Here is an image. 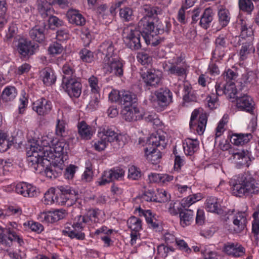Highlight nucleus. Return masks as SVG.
Here are the masks:
<instances>
[{"mask_svg":"<svg viewBox=\"0 0 259 259\" xmlns=\"http://www.w3.org/2000/svg\"><path fill=\"white\" fill-rule=\"evenodd\" d=\"M232 194L237 197H242L259 192V183L249 172L239 174L231 188Z\"/></svg>","mask_w":259,"mask_h":259,"instance_id":"f257e3e1","label":"nucleus"},{"mask_svg":"<svg viewBox=\"0 0 259 259\" xmlns=\"http://www.w3.org/2000/svg\"><path fill=\"white\" fill-rule=\"evenodd\" d=\"M167 140L164 135L156 133L151 134L146 143V147L144 148L145 156L146 159L152 164L158 163L161 158L160 150L164 149L166 145Z\"/></svg>","mask_w":259,"mask_h":259,"instance_id":"f03ea898","label":"nucleus"},{"mask_svg":"<svg viewBox=\"0 0 259 259\" xmlns=\"http://www.w3.org/2000/svg\"><path fill=\"white\" fill-rule=\"evenodd\" d=\"M56 203L60 205L71 206L78 197V191L68 186H60L55 188Z\"/></svg>","mask_w":259,"mask_h":259,"instance_id":"7ed1b4c3","label":"nucleus"},{"mask_svg":"<svg viewBox=\"0 0 259 259\" xmlns=\"http://www.w3.org/2000/svg\"><path fill=\"white\" fill-rule=\"evenodd\" d=\"M140 32L137 28L132 25L124 27L122 36L126 46L132 51H137L142 47Z\"/></svg>","mask_w":259,"mask_h":259,"instance_id":"20e7f679","label":"nucleus"},{"mask_svg":"<svg viewBox=\"0 0 259 259\" xmlns=\"http://www.w3.org/2000/svg\"><path fill=\"white\" fill-rule=\"evenodd\" d=\"M38 48V44L23 37L19 38L16 45V51L20 58L23 59H29L35 54Z\"/></svg>","mask_w":259,"mask_h":259,"instance_id":"39448f33","label":"nucleus"},{"mask_svg":"<svg viewBox=\"0 0 259 259\" xmlns=\"http://www.w3.org/2000/svg\"><path fill=\"white\" fill-rule=\"evenodd\" d=\"M13 241L17 242L20 246L24 244L22 237L13 229L0 227V243L3 245L10 247Z\"/></svg>","mask_w":259,"mask_h":259,"instance_id":"423d86ee","label":"nucleus"},{"mask_svg":"<svg viewBox=\"0 0 259 259\" xmlns=\"http://www.w3.org/2000/svg\"><path fill=\"white\" fill-rule=\"evenodd\" d=\"M170 66L166 70L169 75H176L179 77H186L189 68V66L182 57H177L170 62Z\"/></svg>","mask_w":259,"mask_h":259,"instance_id":"0eeeda50","label":"nucleus"},{"mask_svg":"<svg viewBox=\"0 0 259 259\" xmlns=\"http://www.w3.org/2000/svg\"><path fill=\"white\" fill-rule=\"evenodd\" d=\"M156 96L155 108L158 111L164 110L172 102V93L167 88H161L154 93Z\"/></svg>","mask_w":259,"mask_h":259,"instance_id":"6e6552de","label":"nucleus"},{"mask_svg":"<svg viewBox=\"0 0 259 259\" xmlns=\"http://www.w3.org/2000/svg\"><path fill=\"white\" fill-rule=\"evenodd\" d=\"M155 26L153 19L143 17L138 23V30L144 38L145 42L149 45L150 44L151 38L154 35Z\"/></svg>","mask_w":259,"mask_h":259,"instance_id":"1a4fd4ad","label":"nucleus"},{"mask_svg":"<svg viewBox=\"0 0 259 259\" xmlns=\"http://www.w3.org/2000/svg\"><path fill=\"white\" fill-rule=\"evenodd\" d=\"M42 150L43 147L36 143H33L29 146V149L27 150L28 164L30 167L33 169L34 171L40 164L43 153Z\"/></svg>","mask_w":259,"mask_h":259,"instance_id":"9d476101","label":"nucleus"},{"mask_svg":"<svg viewBox=\"0 0 259 259\" xmlns=\"http://www.w3.org/2000/svg\"><path fill=\"white\" fill-rule=\"evenodd\" d=\"M163 74L158 69H148L141 74V77L147 87L156 88L161 83Z\"/></svg>","mask_w":259,"mask_h":259,"instance_id":"9b49d317","label":"nucleus"},{"mask_svg":"<svg viewBox=\"0 0 259 259\" xmlns=\"http://www.w3.org/2000/svg\"><path fill=\"white\" fill-rule=\"evenodd\" d=\"M98 133V136H102L108 143L116 142L119 147H123L126 142V138L124 135H118L112 127L105 126Z\"/></svg>","mask_w":259,"mask_h":259,"instance_id":"f8f14e48","label":"nucleus"},{"mask_svg":"<svg viewBox=\"0 0 259 259\" xmlns=\"http://www.w3.org/2000/svg\"><path fill=\"white\" fill-rule=\"evenodd\" d=\"M216 94L218 96L225 95L226 98L234 102L237 97V89L235 83L217 82L215 85Z\"/></svg>","mask_w":259,"mask_h":259,"instance_id":"ddd939ff","label":"nucleus"},{"mask_svg":"<svg viewBox=\"0 0 259 259\" xmlns=\"http://www.w3.org/2000/svg\"><path fill=\"white\" fill-rule=\"evenodd\" d=\"M199 114V111L197 109L192 112L189 126L191 130H196L197 133L201 135L205 129L207 119L205 114H201L198 117Z\"/></svg>","mask_w":259,"mask_h":259,"instance_id":"4468645a","label":"nucleus"},{"mask_svg":"<svg viewBox=\"0 0 259 259\" xmlns=\"http://www.w3.org/2000/svg\"><path fill=\"white\" fill-rule=\"evenodd\" d=\"M63 90L71 97L78 98L81 93L82 85L79 78L72 79L61 84Z\"/></svg>","mask_w":259,"mask_h":259,"instance_id":"2eb2a0df","label":"nucleus"},{"mask_svg":"<svg viewBox=\"0 0 259 259\" xmlns=\"http://www.w3.org/2000/svg\"><path fill=\"white\" fill-rule=\"evenodd\" d=\"M237 108L242 111H245L250 114L253 115L255 108V104L250 96L244 94L241 97H237L235 99Z\"/></svg>","mask_w":259,"mask_h":259,"instance_id":"dca6fc26","label":"nucleus"},{"mask_svg":"<svg viewBox=\"0 0 259 259\" xmlns=\"http://www.w3.org/2000/svg\"><path fill=\"white\" fill-rule=\"evenodd\" d=\"M116 45L111 40H108L104 41L100 45L98 51L104 56L103 63L109 61L112 59H114L117 57V51L115 48Z\"/></svg>","mask_w":259,"mask_h":259,"instance_id":"f3484780","label":"nucleus"},{"mask_svg":"<svg viewBox=\"0 0 259 259\" xmlns=\"http://www.w3.org/2000/svg\"><path fill=\"white\" fill-rule=\"evenodd\" d=\"M104 64V68L106 69V72L113 73L115 76L119 77L123 76V60L120 58L116 57Z\"/></svg>","mask_w":259,"mask_h":259,"instance_id":"a211bd4d","label":"nucleus"},{"mask_svg":"<svg viewBox=\"0 0 259 259\" xmlns=\"http://www.w3.org/2000/svg\"><path fill=\"white\" fill-rule=\"evenodd\" d=\"M223 251L230 256L238 258L245 254V249L237 242H229L224 244Z\"/></svg>","mask_w":259,"mask_h":259,"instance_id":"6ab92c4d","label":"nucleus"},{"mask_svg":"<svg viewBox=\"0 0 259 259\" xmlns=\"http://www.w3.org/2000/svg\"><path fill=\"white\" fill-rule=\"evenodd\" d=\"M17 193L24 197H33L36 196L39 193L38 189L35 186L26 182H21L15 187Z\"/></svg>","mask_w":259,"mask_h":259,"instance_id":"aec40b11","label":"nucleus"},{"mask_svg":"<svg viewBox=\"0 0 259 259\" xmlns=\"http://www.w3.org/2000/svg\"><path fill=\"white\" fill-rule=\"evenodd\" d=\"M65 211L63 209H56L54 211L42 212L39 214L41 221L46 223H54L63 219Z\"/></svg>","mask_w":259,"mask_h":259,"instance_id":"412c9836","label":"nucleus"},{"mask_svg":"<svg viewBox=\"0 0 259 259\" xmlns=\"http://www.w3.org/2000/svg\"><path fill=\"white\" fill-rule=\"evenodd\" d=\"M243 42L241 44V48L239 52L240 60H246L251 53L255 52V48L253 44V36L247 37L242 39Z\"/></svg>","mask_w":259,"mask_h":259,"instance_id":"4be33fe9","label":"nucleus"},{"mask_svg":"<svg viewBox=\"0 0 259 259\" xmlns=\"http://www.w3.org/2000/svg\"><path fill=\"white\" fill-rule=\"evenodd\" d=\"M52 103L49 100L41 98L33 102L32 109L39 115L44 116L52 110Z\"/></svg>","mask_w":259,"mask_h":259,"instance_id":"5701e85b","label":"nucleus"},{"mask_svg":"<svg viewBox=\"0 0 259 259\" xmlns=\"http://www.w3.org/2000/svg\"><path fill=\"white\" fill-rule=\"evenodd\" d=\"M251 154L248 150H242L233 153V159L238 161L236 162L235 167L237 168H241L245 166L248 167L251 164Z\"/></svg>","mask_w":259,"mask_h":259,"instance_id":"b1692460","label":"nucleus"},{"mask_svg":"<svg viewBox=\"0 0 259 259\" xmlns=\"http://www.w3.org/2000/svg\"><path fill=\"white\" fill-rule=\"evenodd\" d=\"M82 230L77 228L71 224H66L64 229L62 230V234L68 236L71 239H76L79 240H83L85 239V234Z\"/></svg>","mask_w":259,"mask_h":259,"instance_id":"393cba45","label":"nucleus"},{"mask_svg":"<svg viewBox=\"0 0 259 259\" xmlns=\"http://www.w3.org/2000/svg\"><path fill=\"white\" fill-rule=\"evenodd\" d=\"M136 210L139 211L140 216L145 217L149 227L156 231H160L161 229L160 223L156 220L155 215L153 214L151 210H144L140 207L136 208Z\"/></svg>","mask_w":259,"mask_h":259,"instance_id":"a878e982","label":"nucleus"},{"mask_svg":"<svg viewBox=\"0 0 259 259\" xmlns=\"http://www.w3.org/2000/svg\"><path fill=\"white\" fill-rule=\"evenodd\" d=\"M228 138L232 144L236 146H242L248 143L252 139V136L250 133H236L230 132Z\"/></svg>","mask_w":259,"mask_h":259,"instance_id":"bb28decb","label":"nucleus"},{"mask_svg":"<svg viewBox=\"0 0 259 259\" xmlns=\"http://www.w3.org/2000/svg\"><path fill=\"white\" fill-rule=\"evenodd\" d=\"M39 77L44 84L50 87L55 83L57 76L54 70L50 67H46L39 72Z\"/></svg>","mask_w":259,"mask_h":259,"instance_id":"cd10ccee","label":"nucleus"},{"mask_svg":"<svg viewBox=\"0 0 259 259\" xmlns=\"http://www.w3.org/2000/svg\"><path fill=\"white\" fill-rule=\"evenodd\" d=\"M236 27L240 31V36L241 39L253 36V29L251 26H248L246 19L242 18L238 19L236 21Z\"/></svg>","mask_w":259,"mask_h":259,"instance_id":"c85d7f7f","label":"nucleus"},{"mask_svg":"<svg viewBox=\"0 0 259 259\" xmlns=\"http://www.w3.org/2000/svg\"><path fill=\"white\" fill-rule=\"evenodd\" d=\"M46 25H36L29 32L30 37L39 43L43 42L46 39Z\"/></svg>","mask_w":259,"mask_h":259,"instance_id":"c756f323","label":"nucleus"},{"mask_svg":"<svg viewBox=\"0 0 259 259\" xmlns=\"http://www.w3.org/2000/svg\"><path fill=\"white\" fill-rule=\"evenodd\" d=\"M66 17L70 23L76 26H82L86 22L85 18L78 10L73 9L68 10Z\"/></svg>","mask_w":259,"mask_h":259,"instance_id":"7c9ffc66","label":"nucleus"},{"mask_svg":"<svg viewBox=\"0 0 259 259\" xmlns=\"http://www.w3.org/2000/svg\"><path fill=\"white\" fill-rule=\"evenodd\" d=\"M214 13L210 8H207L201 14V19L198 23V26L206 30L210 26L213 21Z\"/></svg>","mask_w":259,"mask_h":259,"instance_id":"2f4dec72","label":"nucleus"},{"mask_svg":"<svg viewBox=\"0 0 259 259\" xmlns=\"http://www.w3.org/2000/svg\"><path fill=\"white\" fill-rule=\"evenodd\" d=\"M121 114L122 118L127 121L137 120L141 117L139 109L135 106L124 107Z\"/></svg>","mask_w":259,"mask_h":259,"instance_id":"473e14b6","label":"nucleus"},{"mask_svg":"<svg viewBox=\"0 0 259 259\" xmlns=\"http://www.w3.org/2000/svg\"><path fill=\"white\" fill-rule=\"evenodd\" d=\"M215 48L214 51L215 54H218L219 57H223L225 55L224 50L228 46L227 35L222 34L219 35L215 40Z\"/></svg>","mask_w":259,"mask_h":259,"instance_id":"72a5a7b5","label":"nucleus"},{"mask_svg":"<svg viewBox=\"0 0 259 259\" xmlns=\"http://www.w3.org/2000/svg\"><path fill=\"white\" fill-rule=\"evenodd\" d=\"M62 82L77 78L75 74L74 65L71 62H66L61 68Z\"/></svg>","mask_w":259,"mask_h":259,"instance_id":"f704fd0d","label":"nucleus"},{"mask_svg":"<svg viewBox=\"0 0 259 259\" xmlns=\"http://www.w3.org/2000/svg\"><path fill=\"white\" fill-rule=\"evenodd\" d=\"M120 97L119 104L123 105L124 107L133 106L137 102L136 95L129 91H120Z\"/></svg>","mask_w":259,"mask_h":259,"instance_id":"c9c22d12","label":"nucleus"},{"mask_svg":"<svg viewBox=\"0 0 259 259\" xmlns=\"http://www.w3.org/2000/svg\"><path fill=\"white\" fill-rule=\"evenodd\" d=\"M38 168L34 171L38 174L44 172L48 178L50 179L55 178L57 177V172L54 170L51 165V162L45 160L42 162V165L37 166Z\"/></svg>","mask_w":259,"mask_h":259,"instance_id":"e433bc0d","label":"nucleus"},{"mask_svg":"<svg viewBox=\"0 0 259 259\" xmlns=\"http://www.w3.org/2000/svg\"><path fill=\"white\" fill-rule=\"evenodd\" d=\"M247 223L246 214L245 212L239 211L234 216L233 222V224L236 227L234 231L236 233H239L243 231L246 227Z\"/></svg>","mask_w":259,"mask_h":259,"instance_id":"4c0bfd02","label":"nucleus"},{"mask_svg":"<svg viewBox=\"0 0 259 259\" xmlns=\"http://www.w3.org/2000/svg\"><path fill=\"white\" fill-rule=\"evenodd\" d=\"M199 142L197 140L186 139L183 142V147L186 155H192L199 148Z\"/></svg>","mask_w":259,"mask_h":259,"instance_id":"58836bf2","label":"nucleus"},{"mask_svg":"<svg viewBox=\"0 0 259 259\" xmlns=\"http://www.w3.org/2000/svg\"><path fill=\"white\" fill-rule=\"evenodd\" d=\"M205 207L208 211L217 214L223 213V210L220 208L218 199L215 197H208L206 200Z\"/></svg>","mask_w":259,"mask_h":259,"instance_id":"ea45409f","label":"nucleus"},{"mask_svg":"<svg viewBox=\"0 0 259 259\" xmlns=\"http://www.w3.org/2000/svg\"><path fill=\"white\" fill-rule=\"evenodd\" d=\"M17 94V90L15 87L7 86L1 94L3 102L8 103L13 101L16 98Z\"/></svg>","mask_w":259,"mask_h":259,"instance_id":"a19ab883","label":"nucleus"},{"mask_svg":"<svg viewBox=\"0 0 259 259\" xmlns=\"http://www.w3.org/2000/svg\"><path fill=\"white\" fill-rule=\"evenodd\" d=\"M194 212L189 209L184 208L179 214L180 224L183 227L190 225L194 219Z\"/></svg>","mask_w":259,"mask_h":259,"instance_id":"79ce46f5","label":"nucleus"},{"mask_svg":"<svg viewBox=\"0 0 259 259\" xmlns=\"http://www.w3.org/2000/svg\"><path fill=\"white\" fill-rule=\"evenodd\" d=\"M37 9L39 13L43 18L49 17L53 15V10L52 6L48 3L41 0L38 1Z\"/></svg>","mask_w":259,"mask_h":259,"instance_id":"37998d69","label":"nucleus"},{"mask_svg":"<svg viewBox=\"0 0 259 259\" xmlns=\"http://www.w3.org/2000/svg\"><path fill=\"white\" fill-rule=\"evenodd\" d=\"M78 134L80 137L84 140L91 139L93 135L92 127L88 125L84 121L78 123L77 125Z\"/></svg>","mask_w":259,"mask_h":259,"instance_id":"c03bdc74","label":"nucleus"},{"mask_svg":"<svg viewBox=\"0 0 259 259\" xmlns=\"http://www.w3.org/2000/svg\"><path fill=\"white\" fill-rule=\"evenodd\" d=\"M124 170L120 167H114L105 171V176L110 179L111 182L115 180H121L124 176Z\"/></svg>","mask_w":259,"mask_h":259,"instance_id":"a18cd8bd","label":"nucleus"},{"mask_svg":"<svg viewBox=\"0 0 259 259\" xmlns=\"http://www.w3.org/2000/svg\"><path fill=\"white\" fill-rule=\"evenodd\" d=\"M183 100L185 102H196L197 97L196 92L190 84H185L184 85Z\"/></svg>","mask_w":259,"mask_h":259,"instance_id":"49530a36","label":"nucleus"},{"mask_svg":"<svg viewBox=\"0 0 259 259\" xmlns=\"http://www.w3.org/2000/svg\"><path fill=\"white\" fill-rule=\"evenodd\" d=\"M171 24L168 19L159 22L155 27L154 35L162 34L164 33L168 34L170 31Z\"/></svg>","mask_w":259,"mask_h":259,"instance_id":"de8ad7c7","label":"nucleus"},{"mask_svg":"<svg viewBox=\"0 0 259 259\" xmlns=\"http://www.w3.org/2000/svg\"><path fill=\"white\" fill-rule=\"evenodd\" d=\"M143 10L145 14L143 17H147L149 19H152L153 17L161 14L162 12V9L160 8L148 5L143 6Z\"/></svg>","mask_w":259,"mask_h":259,"instance_id":"09e8293b","label":"nucleus"},{"mask_svg":"<svg viewBox=\"0 0 259 259\" xmlns=\"http://www.w3.org/2000/svg\"><path fill=\"white\" fill-rule=\"evenodd\" d=\"M127 224L132 231L140 232L143 229L142 220L136 217H131L128 219Z\"/></svg>","mask_w":259,"mask_h":259,"instance_id":"8fccbe9b","label":"nucleus"},{"mask_svg":"<svg viewBox=\"0 0 259 259\" xmlns=\"http://www.w3.org/2000/svg\"><path fill=\"white\" fill-rule=\"evenodd\" d=\"M69 150V145L64 141H59L53 147L54 153L58 154V157L66 154Z\"/></svg>","mask_w":259,"mask_h":259,"instance_id":"3c124183","label":"nucleus"},{"mask_svg":"<svg viewBox=\"0 0 259 259\" xmlns=\"http://www.w3.org/2000/svg\"><path fill=\"white\" fill-rule=\"evenodd\" d=\"M219 22L222 27L227 26L230 21V13L226 9H220L218 12Z\"/></svg>","mask_w":259,"mask_h":259,"instance_id":"603ef678","label":"nucleus"},{"mask_svg":"<svg viewBox=\"0 0 259 259\" xmlns=\"http://www.w3.org/2000/svg\"><path fill=\"white\" fill-rule=\"evenodd\" d=\"M254 0H238L239 10L247 14H251L254 10Z\"/></svg>","mask_w":259,"mask_h":259,"instance_id":"864d4df0","label":"nucleus"},{"mask_svg":"<svg viewBox=\"0 0 259 259\" xmlns=\"http://www.w3.org/2000/svg\"><path fill=\"white\" fill-rule=\"evenodd\" d=\"M94 172L93 165L90 160L85 162V170L82 175L81 180L85 182H90L93 180Z\"/></svg>","mask_w":259,"mask_h":259,"instance_id":"5fc2aeb1","label":"nucleus"},{"mask_svg":"<svg viewBox=\"0 0 259 259\" xmlns=\"http://www.w3.org/2000/svg\"><path fill=\"white\" fill-rule=\"evenodd\" d=\"M66 125V123L64 120L57 119L55 129V134L57 136L66 137L67 136L68 131Z\"/></svg>","mask_w":259,"mask_h":259,"instance_id":"6e6d98bb","label":"nucleus"},{"mask_svg":"<svg viewBox=\"0 0 259 259\" xmlns=\"http://www.w3.org/2000/svg\"><path fill=\"white\" fill-rule=\"evenodd\" d=\"M22 213V210L20 207L18 206H7L4 209V218L6 216L16 215L20 216Z\"/></svg>","mask_w":259,"mask_h":259,"instance_id":"4d7b16f0","label":"nucleus"},{"mask_svg":"<svg viewBox=\"0 0 259 259\" xmlns=\"http://www.w3.org/2000/svg\"><path fill=\"white\" fill-rule=\"evenodd\" d=\"M12 144V142L8 139L7 134L0 132V152L6 151Z\"/></svg>","mask_w":259,"mask_h":259,"instance_id":"13d9d810","label":"nucleus"},{"mask_svg":"<svg viewBox=\"0 0 259 259\" xmlns=\"http://www.w3.org/2000/svg\"><path fill=\"white\" fill-rule=\"evenodd\" d=\"M170 195L164 190H158L156 193H155V199L154 202L164 203L170 200Z\"/></svg>","mask_w":259,"mask_h":259,"instance_id":"bf43d9fd","label":"nucleus"},{"mask_svg":"<svg viewBox=\"0 0 259 259\" xmlns=\"http://www.w3.org/2000/svg\"><path fill=\"white\" fill-rule=\"evenodd\" d=\"M55 188H50L45 194L43 202L46 205L56 203L55 198L56 197Z\"/></svg>","mask_w":259,"mask_h":259,"instance_id":"052dcab7","label":"nucleus"},{"mask_svg":"<svg viewBox=\"0 0 259 259\" xmlns=\"http://www.w3.org/2000/svg\"><path fill=\"white\" fill-rule=\"evenodd\" d=\"M120 17L125 22H128L133 19V10L129 7H124L119 10Z\"/></svg>","mask_w":259,"mask_h":259,"instance_id":"680f3d73","label":"nucleus"},{"mask_svg":"<svg viewBox=\"0 0 259 259\" xmlns=\"http://www.w3.org/2000/svg\"><path fill=\"white\" fill-rule=\"evenodd\" d=\"M142 176V171L139 167L132 165L128 168V179L132 180H139Z\"/></svg>","mask_w":259,"mask_h":259,"instance_id":"e2e57ef3","label":"nucleus"},{"mask_svg":"<svg viewBox=\"0 0 259 259\" xmlns=\"http://www.w3.org/2000/svg\"><path fill=\"white\" fill-rule=\"evenodd\" d=\"M42 155L41 157V161H40L41 165H42V162L45 160H48L50 162H51V160H53L56 157H58L57 155H55L54 153L52 150L51 147L44 148L42 150Z\"/></svg>","mask_w":259,"mask_h":259,"instance_id":"0e129e2a","label":"nucleus"},{"mask_svg":"<svg viewBox=\"0 0 259 259\" xmlns=\"http://www.w3.org/2000/svg\"><path fill=\"white\" fill-rule=\"evenodd\" d=\"M224 79L222 82H227L230 83H235L234 80L237 77V73L231 69H227L223 74Z\"/></svg>","mask_w":259,"mask_h":259,"instance_id":"69168bd1","label":"nucleus"},{"mask_svg":"<svg viewBox=\"0 0 259 259\" xmlns=\"http://www.w3.org/2000/svg\"><path fill=\"white\" fill-rule=\"evenodd\" d=\"M80 59L85 62L91 63L94 60V54L90 50L84 48L79 52Z\"/></svg>","mask_w":259,"mask_h":259,"instance_id":"338daca9","label":"nucleus"},{"mask_svg":"<svg viewBox=\"0 0 259 259\" xmlns=\"http://www.w3.org/2000/svg\"><path fill=\"white\" fill-rule=\"evenodd\" d=\"M99 210L98 209H93L89 210L87 213V214L84 215L85 217V219L87 221V223L88 224H90V222H94L95 223L98 222L99 218L98 216L99 215Z\"/></svg>","mask_w":259,"mask_h":259,"instance_id":"774afa93","label":"nucleus"}]
</instances>
